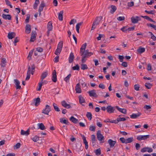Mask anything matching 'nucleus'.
<instances>
[{"label": "nucleus", "instance_id": "1", "mask_svg": "<svg viewBox=\"0 0 156 156\" xmlns=\"http://www.w3.org/2000/svg\"><path fill=\"white\" fill-rule=\"evenodd\" d=\"M35 66L34 64H33L31 65V67L30 66H28L27 73V76L25 79L26 80H27L29 79L30 77V73H31L32 75H33L35 71Z\"/></svg>", "mask_w": 156, "mask_h": 156}, {"label": "nucleus", "instance_id": "2", "mask_svg": "<svg viewBox=\"0 0 156 156\" xmlns=\"http://www.w3.org/2000/svg\"><path fill=\"white\" fill-rule=\"evenodd\" d=\"M102 19V17L101 16L96 17L93 22L91 30H94L96 28L97 25L99 24Z\"/></svg>", "mask_w": 156, "mask_h": 156}, {"label": "nucleus", "instance_id": "3", "mask_svg": "<svg viewBox=\"0 0 156 156\" xmlns=\"http://www.w3.org/2000/svg\"><path fill=\"white\" fill-rule=\"evenodd\" d=\"M97 139L100 142V143H103L104 142V137L101 133L100 130H98L97 133Z\"/></svg>", "mask_w": 156, "mask_h": 156}, {"label": "nucleus", "instance_id": "4", "mask_svg": "<svg viewBox=\"0 0 156 156\" xmlns=\"http://www.w3.org/2000/svg\"><path fill=\"white\" fill-rule=\"evenodd\" d=\"M51 111L50 107L48 105L45 106V108L42 110V113L48 115L49 112Z\"/></svg>", "mask_w": 156, "mask_h": 156}, {"label": "nucleus", "instance_id": "5", "mask_svg": "<svg viewBox=\"0 0 156 156\" xmlns=\"http://www.w3.org/2000/svg\"><path fill=\"white\" fill-rule=\"evenodd\" d=\"M87 43H86L82 45L80 51V54L81 56H82L83 55Z\"/></svg>", "mask_w": 156, "mask_h": 156}, {"label": "nucleus", "instance_id": "6", "mask_svg": "<svg viewBox=\"0 0 156 156\" xmlns=\"http://www.w3.org/2000/svg\"><path fill=\"white\" fill-rule=\"evenodd\" d=\"M115 107H113L111 105H108L106 108V110L109 113H114L115 111Z\"/></svg>", "mask_w": 156, "mask_h": 156}, {"label": "nucleus", "instance_id": "7", "mask_svg": "<svg viewBox=\"0 0 156 156\" xmlns=\"http://www.w3.org/2000/svg\"><path fill=\"white\" fill-rule=\"evenodd\" d=\"M37 34L35 31H33L31 33L30 41L31 42H34L35 40Z\"/></svg>", "mask_w": 156, "mask_h": 156}, {"label": "nucleus", "instance_id": "8", "mask_svg": "<svg viewBox=\"0 0 156 156\" xmlns=\"http://www.w3.org/2000/svg\"><path fill=\"white\" fill-rule=\"evenodd\" d=\"M153 151V150L152 148L149 147H144L140 150V151L142 152H144L147 151L149 153H151Z\"/></svg>", "mask_w": 156, "mask_h": 156}, {"label": "nucleus", "instance_id": "9", "mask_svg": "<svg viewBox=\"0 0 156 156\" xmlns=\"http://www.w3.org/2000/svg\"><path fill=\"white\" fill-rule=\"evenodd\" d=\"M45 5V4L43 2H42L39 8L38 9V12H39V16H40L41 15V12L43 11V9Z\"/></svg>", "mask_w": 156, "mask_h": 156}, {"label": "nucleus", "instance_id": "10", "mask_svg": "<svg viewBox=\"0 0 156 156\" xmlns=\"http://www.w3.org/2000/svg\"><path fill=\"white\" fill-rule=\"evenodd\" d=\"M108 143L109 144L110 147L112 148L114 147L116 143V141L113 140L111 139H109L108 140Z\"/></svg>", "mask_w": 156, "mask_h": 156}, {"label": "nucleus", "instance_id": "11", "mask_svg": "<svg viewBox=\"0 0 156 156\" xmlns=\"http://www.w3.org/2000/svg\"><path fill=\"white\" fill-rule=\"evenodd\" d=\"M52 75V76L51 78L53 82H56L57 81V78L56 72L55 70H53Z\"/></svg>", "mask_w": 156, "mask_h": 156}, {"label": "nucleus", "instance_id": "12", "mask_svg": "<svg viewBox=\"0 0 156 156\" xmlns=\"http://www.w3.org/2000/svg\"><path fill=\"white\" fill-rule=\"evenodd\" d=\"M61 104L63 107L67 109L72 108L71 105L69 104H67L65 101H62L61 102Z\"/></svg>", "mask_w": 156, "mask_h": 156}, {"label": "nucleus", "instance_id": "13", "mask_svg": "<svg viewBox=\"0 0 156 156\" xmlns=\"http://www.w3.org/2000/svg\"><path fill=\"white\" fill-rule=\"evenodd\" d=\"M96 91L94 90H93L90 91H89L88 92L89 96L90 97H96L97 95L95 92Z\"/></svg>", "mask_w": 156, "mask_h": 156}, {"label": "nucleus", "instance_id": "14", "mask_svg": "<svg viewBox=\"0 0 156 156\" xmlns=\"http://www.w3.org/2000/svg\"><path fill=\"white\" fill-rule=\"evenodd\" d=\"M141 115V113L138 112L136 113H133L130 115V117L132 119H136L140 116Z\"/></svg>", "mask_w": 156, "mask_h": 156}, {"label": "nucleus", "instance_id": "15", "mask_svg": "<svg viewBox=\"0 0 156 156\" xmlns=\"http://www.w3.org/2000/svg\"><path fill=\"white\" fill-rule=\"evenodd\" d=\"M16 36V33L14 32H9L8 34V37L9 39H12Z\"/></svg>", "mask_w": 156, "mask_h": 156}, {"label": "nucleus", "instance_id": "16", "mask_svg": "<svg viewBox=\"0 0 156 156\" xmlns=\"http://www.w3.org/2000/svg\"><path fill=\"white\" fill-rule=\"evenodd\" d=\"M14 82L16 86V88L17 89H20L21 88V86L20 85V83L19 81L17 79H15L14 80Z\"/></svg>", "mask_w": 156, "mask_h": 156}, {"label": "nucleus", "instance_id": "17", "mask_svg": "<svg viewBox=\"0 0 156 156\" xmlns=\"http://www.w3.org/2000/svg\"><path fill=\"white\" fill-rule=\"evenodd\" d=\"M31 26L29 24L26 25L25 27V32L27 34H29L31 31Z\"/></svg>", "mask_w": 156, "mask_h": 156}, {"label": "nucleus", "instance_id": "18", "mask_svg": "<svg viewBox=\"0 0 156 156\" xmlns=\"http://www.w3.org/2000/svg\"><path fill=\"white\" fill-rule=\"evenodd\" d=\"M74 58V57L73 53L72 52H71L69 58V63H71L73 62Z\"/></svg>", "mask_w": 156, "mask_h": 156}, {"label": "nucleus", "instance_id": "19", "mask_svg": "<svg viewBox=\"0 0 156 156\" xmlns=\"http://www.w3.org/2000/svg\"><path fill=\"white\" fill-rule=\"evenodd\" d=\"M115 107L121 113L124 114H126V109L120 108L118 106H116Z\"/></svg>", "mask_w": 156, "mask_h": 156}, {"label": "nucleus", "instance_id": "20", "mask_svg": "<svg viewBox=\"0 0 156 156\" xmlns=\"http://www.w3.org/2000/svg\"><path fill=\"white\" fill-rule=\"evenodd\" d=\"M75 90L76 93H80L81 92V90L80 87V85L79 83H77L75 87Z\"/></svg>", "mask_w": 156, "mask_h": 156}, {"label": "nucleus", "instance_id": "21", "mask_svg": "<svg viewBox=\"0 0 156 156\" xmlns=\"http://www.w3.org/2000/svg\"><path fill=\"white\" fill-rule=\"evenodd\" d=\"M30 130L28 129L26 131H25L23 129H21V134L22 135L27 136L30 134Z\"/></svg>", "mask_w": 156, "mask_h": 156}, {"label": "nucleus", "instance_id": "22", "mask_svg": "<svg viewBox=\"0 0 156 156\" xmlns=\"http://www.w3.org/2000/svg\"><path fill=\"white\" fill-rule=\"evenodd\" d=\"M110 7L111 8V9L110 10V12L111 14H113L116 10L117 8L115 6L113 5H111Z\"/></svg>", "mask_w": 156, "mask_h": 156}, {"label": "nucleus", "instance_id": "23", "mask_svg": "<svg viewBox=\"0 0 156 156\" xmlns=\"http://www.w3.org/2000/svg\"><path fill=\"white\" fill-rule=\"evenodd\" d=\"M2 16L3 18L5 20H11V16L9 14L5 15L3 13L2 14Z\"/></svg>", "mask_w": 156, "mask_h": 156}, {"label": "nucleus", "instance_id": "24", "mask_svg": "<svg viewBox=\"0 0 156 156\" xmlns=\"http://www.w3.org/2000/svg\"><path fill=\"white\" fill-rule=\"evenodd\" d=\"M48 74V72L46 71L42 73L41 76V80L42 81H43V80L47 76Z\"/></svg>", "mask_w": 156, "mask_h": 156}, {"label": "nucleus", "instance_id": "25", "mask_svg": "<svg viewBox=\"0 0 156 156\" xmlns=\"http://www.w3.org/2000/svg\"><path fill=\"white\" fill-rule=\"evenodd\" d=\"M137 52L140 54H141L145 51V48L142 47H139L137 50Z\"/></svg>", "mask_w": 156, "mask_h": 156}, {"label": "nucleus", "instance_id": "26", "mask_svg": "<svg viewBox=\"0 0 156 156\" xmlns=\"http://www.w3.org/2000/svg\"><path fill=\"white\" fill-rule=\"evenodd\" d=\"M47 28L48 31H51L52 29V23L51 21L48 22L47 24Z\"/></svg>", "mask_w": 156, "mask_h": 156}, {"label": "nucleus", "instance_id": "27", "mask_svg": "<svg viewBox=\"0 0 156 156\" xmlns=\"http://www.w3.org/2000/svg\"><path fill=\"white\" fill-rule=\"evenodd\" d=\"M139 17L138 16H136V18L134 17H132L131 18V20L132 23H138V20L137 19Z\"/></svg>", "mask_w": 156, "mask_h": 156}, {"label": "nucleus", "instance_id": "28", "mask_svg": "<svg viewBox=\"0 0 156 156\" xmlns=\"http://www.w3.org/2000/svg\"><path fill=\"white\" fill-rule=\"evenodd\" d=\"M63 10L60 11L58 13V19L60 21H62L63 20Z\"/></svg>", "mask_w": 156, "mask_h": 156}, {"label": "nucleus", "instance_id": "29", "mask_svg": "<svg viewBox=\"0 0 156 156\" xmlns=\"http://www.w3.org/2000/svg\"><path fill=\"white\" fill-rule=\"evenodd\" d=\"M79 102L80 104L85 103V101L81 95L79 96Z\"/></svg>", "mask_w": 156, "mask_h": 156}, {"label": "nucleus", "instance_id": "30", "mask_svg": "<svg viewBox=\"0 0 156 156\" xmlns=\"http://www.w3.org/2000/svg\"><path fill=\"white\" fill-rule=\"evenodd\" d=\"M88 58L87 57V55L86 54H84V53L83 55H82V59H81V61L82 63H84L86 62L87 58Z\"/></svg>", "mask_w": 156, "mask_h": 156}, {"label": "nucleus", "instance_id": "31", "mask_svg": "<svg viewBox=\"0 0 156 156\" xmlns=\"http://www.w3.org/2000/svg\"><path fill=\"white\" fill-rule=\"evenodd\" d=\"M69 120L74 123H76L78 121L77 119L73 116L70 118Z\"/></svg>", "mask_w": 156, "mask_h": 156}, {"label": "nucleus", "instance_id": "32", "mask_svg": "<svg viewBox=\"0 0 156 156\" xmlns=\"http://www.w3.org/2000/svg\"><path fill=\"white\" fill-rule=\"evenodd\" d=\"M34 101H35V105L36 106H37L40 104V99L39 98H37L34 99Z\"/></svg>", "mask_w": 156, "mask_h": 156}, {"label": "nucleus", "instance_id": "33", "mask_svg": "<svg viewBox=\"0 0 156 156\" xmlns=\"http://www.w3.org/2000/svg\"><path fill=\"white\" fill-rule=\"evenodd\" d=\"M83 23V22H80L78 23L76 25V29L77 32L79 33V29L80 28V26H81Z\"/></svg>", "mask_w": 156, "mask_h": 156}, {"label": "nucleus", "instance_id": "34", "mask_svg": "<svg viewBox=\"0 0 156 156\" xmlns=\"http://www.w3.org/2000/svg\"><path fill=\"white\" fill-rule=\"evenodd\" d=\"M6 63V61L5 58H2L1 63V67H5V66Z\"/></svg>", "mask_w": 156, "mask_h": 156}, {"label": "nucleus", "instance_id": "35", "mask_svg": "<svg viewBox=\"0 0 156 156\" xmlns=\"http://www.w3.org/2000/svg\"><path fill=\"white\" fill-rule=\"evenodd\" d=\"M81 69L83 70H84L87 69L88 67L86 64H82L81 65Z\"/></svg>", "mask_w": 156, "mask_h": 156}, {"label": "nucleus", "instance_id": "36", "mask_svg": "<svg viewBox=\"0 0 156 156\" xmlns=\"http://www.w3.org/2000/svg\"><path fill=\"white\" fill-rule=\"evenodd\" d=\"M38 125L39 126V128L41 130H44L45 129V128L42 123H38Z\"/></svg>", "mask_w": 156, "mask_h": 156}, {"label": "nucleus", "instance_id": "37", "mask_svg": "<svg viewBox=\"0 0 156 156\" xmlns=\"http://www.w3.org/2000/svg\"><path fill=\"white\" fill-rule=\"evenodd\" d=\"M133 140V137L128 138L127 139H126V144L131 143Z\"/></svg>", "mask_w": 156, "mask_h": 156}, {"label": "nucleus", "instance_id": "38", "mask_svg": "<svg viewBox=\"0 0 156 156\" xmlns=\"http://www.w3.org/2000/svg\"><path fill=\"white\" fill-rule=\"evenodd\" d=\"M92 115L90 112H87L86 114V116L90 120H91L92 118Z\"/></svg>", "mask_w": 156, "mask_h": 156}, {"label": "nucleus", "instance_id": "39", "mask_svg": "<svg viewBox=\"0 0 156 156\" xmlns=\"http://www.w3.org/2000/svg\"><path fill=\"white\" fill-rule=\"evenodd\" d=\"M53 106L55 110L57 112H58L60 111V109L57 106V105L55 103H53Z\"/></svg>", "mask_w": 156, "mask_h": 156}, {"label": "nucleus", "instance_id": "40", "mask_svg": "<svg viewBox=\"0 0 156 156\" xmlns=\"http://www.w3.org/2000/svg\"><path fill=\"white\" fill-rule=\"evenodd\" d=\"M60 122L62 123H63L67 124L68 122V121L66 119H64V118H62L60 119Z\"/></svg>", "mask_w": 156, "mask_h": 156}, {"label": "nucleus", "instance_id": "41", "mask_svg": "<svg viewBox=\"0 0 156 156\" xmlns=\"http://www.w3.org/2000/svg\"><path fill=\"white\" fill-rule=\"evenodd\" d=\"M145 86L148 89H150L152 86V85L150 83H146L145 84Z\"/></svg>", "mask_w": 156, "mask_h": 156}, {"label": "nucleus", "instance_id": "42", "mask_svg": "<svg viewBox=\"0 0 156 156\" xmlns=\"http://www.w3.org/2000/svg\"><path fill=\"white\" fill-rule=\"evenodd\" d=\"M142 17L146 19L147 20H148L151 22H155L152 20L151 18L150 17L147 16H142Z\"/></svg>", "mask_w": 156, "mask_h": 156}, {"label": "nucleus", "instance_id": "43", "mask_svg": "<svg viewBox=\"0 0 156 156\" xmlns=\"http://www.w3.org/2000/svg\"><path fill=\"white\" fill-rule=\"evenodd\" d=\"M95 153L96 155L98 156L100 155L101 154V150L100 148H98L95 151Z\"/></svg>", "mask_w": 156, "mask_h": 156}, {"label": "nucleus", "instance_id": "44", "mask_svg": "<svg viewBox=\"0 0 156 156\" xmlns=\"http://www.w3.org/2000/svg\"><path fill=\"white\" fill-rule=\"evenodd\" d=\"M33 50H31L30 51L27 57V58L29 59V60H30L31 58V56L32 55L33 53Z\"/></svg>", "mask_w": 156, "mask_h": 156}, {"label": "nucleus", "instance_id": "45", "mask_svg": "<svg viewBox=\"0 0 156 156\" xmlns=\"http://www.w3.org/2000/svg\"><path fill=\"white\" fill-rule=\"evenodd\" d=\"M125 120H126L125 118L118 117L117 119V122H118L119 121H124Z\"/></svg>", "mask_w": 156, "mask_h": 156}, {"label": "nucleus", "instance_id": "46", "mask_svg": "<svg viewBox=\"0 0 156 156\" xmlns=\"http://www.w3.org/2000/svg\"><path fill=\"white\" fill-rule=\"evenodd\" d=\"M61 51V49L57 48V49L55 51V54L56 55H58L60 54Z\"/></svg>", "mask_w": 156, "mask_h": 156}, {"label": "nucleus", "instance_id": "47", "mask_svg": "<svg viewBox=\"0 0 156 156\" xmlns=\"http://www.w3.org/2000/svg\"><path fill=\"white\" fill-rule=\"evenodd\" d=\"M63 42L61 41L58 44L57 48L61 49H62V48L63 46Z\"/></svg>", "mask_w": 156, "mask_h": 156}, {"label": "nucleus", "instance_id": "48", "mask_svg": "<svg viewBox=\"0 0 156 156\" xmlns=\"http://www.w3.org/2000/svg\"><path fill=\"white\" fill-rule=\"evenodd\" d=\"M72 69L73 70H77V71H79L80 70L79 66L78 64H77L76 65V66L73 67H72Z\"/></svg>", "mask_w": 156, "mask_h": 156}, {"label": "nucleus", "instance_id": "49", "mask_svg": "<svg viewBox=\"0 0 156 156\" xmlns=\"http://www.w3.org/2000/svg\"><path fill=\"white\" fill-rule=\"evenodd\" d=\"M96 140L95 137L94 135H92L91 136V141L92 143H94Z\"/></svg>", "mask_w": 156, "mask_h": 156}, {"label": "nucleus", "instance_id": "50", "mask_svg": "<svg viewBox=\"0 0 156 156\" xmlns=\"http://www.w3.org/2000/svg\"><path fill=\"white\" fill-rule=\"evenodd\" d=\"M20 146V144L18 143L14 146L13 148L14 149L19 148Z\"/></svg>", "mask_w": 156, "mask_h": 156}, {"label": "nucleus", "instance_id": "51", "mask_svg": "<svg viewBox=\"0 0 156 156\" xmlns=\"http://www.w3.org/2000/svg\"><path fill=\"white\" fill-rule=\"evenodd\" d=\"M32 139L34 141L36 142L39 140V137L38 136H36L33 137Z\"/></svg>", "mask_w": 156, "mask_h": 156}, {"label": "nucleus", "instance_id": "52", "mask_svg": "<svg viewBox=\"0 0 156 156\" xmlns=\"http://www.w3.org/2000/svg\"><path fill=\"white\" fill-rule=\"evenodd\" d=\"M71 76V74H70L64 78V80L66 82H67L69 80Z\"/></svg>", "mask_w": 156, "mask_h": 156}, {"label": "nucleus", "instance_id": "53", "mask_svg": "<svg viewBox=\"0 0 156 156\" xmlns=\"http://www.w3.org/2000/svg\"><path fill=\"white\" fill-rule=\"evenodd\" d=\"M145 12L149 14H154V10H151L150 11H148L147 10L145 11Z\"/></svg>", "mask_w": 156, "mask_h": 156}, {"label": "nucleus", "instance_id": "54", "mask_svg": "<svg viewBox=\"0 0 156 156\" xmlns=\"http://www.w3.org/2000/svg\"><path fill=\"white\" fill-rule=\"evenodd\" d=\"M5 2L6 3V4L10 6L11 8H12V6L10 2L9 1V0H5Z\"/></svg>", "mask_w": 156, "mask_h": 156}, {"label": "nucleus", "instance_id": "55", "mask_svg": "<svg viewBox=\"0 0 156 156\" xmlns=\"http://www.w3.org/2000/svg\"><path fill=\"white\" fill-rule=\"evenodd\" d=\"M30 18V15L27 14V15L26 19L25 20V22L26 23H27L29 22Z\"/></svg>", "mask_w": 156, "mask_h": 156}, {"label": "nucleus", "instance_id": "56", "mask_svg": "<svg viewBox=\"0 0 156 156\" xmlns=\"http://www.w3.org/2000/svg\"><path fill=\"white\" fill-rule=\"evenodd\" d=\"M76 22V20H75L74 19H72L70 22H69V24L70 25H72V24H74Z\"/></svg>", "mask_w": 156, "mask_h": 156}, {"label": "nucleus", "instance_id": "57", "mask_svg": "<svg viewBox=\"0 0 156 156\" xmlns=\"http://www.w3.org/2000/svg\"><path fill=\"white\" fill-rule=\"evenodd\" d=\"M95 127L94 126H90L89 129L90 131H95Z\"/></svg>", "mask_w": 156, "mask_h": 156}, {"label": "nucleus", "instance_id": "58", "mask_svg": "<svg viewBox=\"0 0 156 156\" xmlns=\"http://www.w3.org/2000/svg\"><path fill=\"white\" fill-rule=\"evenodd\" d=\"M134 89L138 91L139 90L140 88L139 85L138 84H135L134 86Z\"/></svg>", "mask_w": 156, "mask_h": 156}, {"label": "nucleus", "instance_id": "59", "mask_svg": "<svg viewBox=\"0 0 156 156\" xmlns=\"http://www.w3.org/2000/svg\"><path fill=\"white\" fill-rule=\"evenodd\" d=\"M19 38L17 37H16L15 38L14 42V45L15 46L16 45V43H17V42H18L19 41Z\"/></svg>", "mask_w": 156, "mask_h": 156}, {"label": "nucleus", "instance_id": "60", "mask_svg": "<svg viewBox=\"0 0 156 156\" xmlns=\"http://www.w3.org/2000/svg\"><path fill=\"white\" fill-rule=\"evenodd\" d=\"M37 51L39 52H41L43 51V49L40 47H38L36 48Z\"/></svg>", "mask_w": 156, "mask_h": 156}, {"label": "nucleus", "instance_id": "61", "mask_svg": "<svg viewBox=\"0 0 156 156\" xmlns=\"http://www.w3.org/2000/svg\"><path fill=\"white\" fill-rule=\"evenodd\" d=\"M127 5L129 7H132L134 5V2H129L127 3Z\"/></svg>", "mask_w": 156, "mask_h": 156}, {"label": "nucleus", "instance_id": "62", "mask_svg": "<svg viewBox=\"0 0 156 156\" xmlns=\"http://www.w3.org/2000/svg\"><path fill=\"white\" fill-rule=\"evenodd\" d=\"M119 140L122 143H126V139L125 140L124 137H121L119 139Z\"/></svg>", "mask_w": 156, "mask_h": 156}, {"label": "nucleus", "instance_id": "63", "mask_svg": "<svg viewBox=\"0 0 156 156\" xmlns=\"http://www.w3.org/2000/svg\"><path fill=\"white\" fill-rule=\"evenodd\" d=\"M117 20L119 21H122L125 20L124 16H119L117 18Z\"/></svg>", "mask_w": 156, "mask_h": 156}, {"label": "nucleus", "instance_id": "64", "mask_svg": "<svg viewBox=\"0 0 156 156\" xmlns=\"http://www.w3.org/2000/svg\"><path fill=\"white\" fill-rule=\"evenodd\" d=\"M143 140H145L149 138L150 137L149 135H142Z\"/></svg>", "mask_w": 156, "mask_h": 156}]
</instances>
